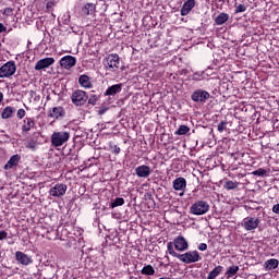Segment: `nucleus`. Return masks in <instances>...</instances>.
Returning <instances> with one entry per match:
<instances>
[{
	"label": "nucleus",
	"instance_id": "nucleus-1",
	"mask_svg": "<svg viewBox=\"0 0 279 279\" xmlns=\"http://www.w3.org/2000/svg\"><path fill=\"white\" fill-rule=\"evenodd\" d=\"M71 138V133L66 131L54 132L51 135V145L53 147H62Z\"/></svg>",
	"mask_w": 279,
	"mask_h": 279
},
{
	"label": "nucleus",
	"instance_id": "nucleus-2",
	"mask_svg": "<svg viewBox=\"0 0 279 279\" xmlns=\"http://www.w3.org/2000/svg\"><path fill=\"white\" fill-rule=\"evenodd\" d=\"M119 64H120V58H119V54L117 53H111L104 59L105 69H107L108 71H111L112 73H114V71L119 69Z\"/></svg>",
	"mask_w": 279,
	"mask_h": 279
},
{
	"label": "nucleus",
	"instance_id": "nucleus-3",
	"mask_svg": "<svg viewBox=\"0 0 279 279\" xmlns=\"http://www.w3.org/2000/svg\"><path fill=\"white\" fill-rule=\"evenodd\" d=\"M179 260H181V263H185V265H191L192 263H199V260H202V257L199 255V252L189 251L184 254H180Z\"/></svg>",
	"mask_w": 279,
	"mask_h": 279
},
{
	"label": "nucleus",
	"instance_id": "nucleus-4",
	"mask_svg": "<svg viewBox=\"0 0 279 279\" xmlns=\"http://www.w3.org/2000/svg\"><path fill=\"white\" fill-rule=\"evenodd\" d=\"M192 215H206L210 210V205L206 201L195 202L190 208Z\"/></svg>",
	"mask_w": 279,
	"mask_h": 279
},
{
	"label": "nucleus",
	"instance_id": "nucleus-5",
	"mask_svg": "<svg viewBox=\"0 0 279 279\" xmlns=\"http://www.w3.org/2000/svg\"><path fill=\"white\" fill-rule=\"evenodd\" d=\"M16 73V63L14 61H8L0 68V77H12Z\"/></svg>",
	"mask_w": 279,
	"mask_h": 279
},
{
	"label": "nucleus",
	"instance_id": "nucleus-6",
	"mask_svg": "<svg viewBox=\"0 0 279 279\" xmlns=\"http://www.w3.org/2000/svg\"><path fill=\"white\" fill-rule=\"evenodd\" d=\"M71 99L74 106H84L88 101V95L84 90L76 89L72 93Z\"/></svg>",
	"mask_w": 279,
	"mask_h": 279
},
{
	"label": "nucleus",
	"instance_id": "nucleus-7",
	"mask_svg": "<svg viewBox=\"0 0 279 279\" xmlns=\"http://www.w3.org/2000/svg\"><path fill=\"white\" fill-rule=\"evenodd\" d=\"M209 97H210V93L204 89H196L191 95L192 101H195L196 104H206Z\"/></svg>",
	"mask_w": 279,
	"mask_h": 279
},
{
	"label": "nucleus",
	"instance_id": "nucleus-8",
	"mask_svg": "<svg viewBox=\"0 0 279 279\" xmlns=\"http://www.w3.org/2000/svg\"><path fill=\"white\" fill-rule=\"evenodd\" d=\"M75 64H77V59H75V57L73 56H65V57H62L60 60V66H62L63 69H66V71H70V69H73Z\"/></svg>",
	"mask_w": 279,
	"mask_h": 279
},
{
	"label": "nucleus",
	"instance_id": "nucleus-9",
	"mask_svg": "<svg viewBox=\"0 0 279 279\" xmlns=\"http://www.w3.org/2000/svg\"><path fill=\"white\" fill-rule=\"evenodd\" d=\"M52 197H62L66 193V184L58 183L50 191Z\"/></svg>",
	"mask_w": 279,
	"mask_h": 279
},
{
	"label": "nucleus",
	"instance_id": "nucleus-10",
	"mask_svg": "<svg viewBox=\"0 0 279 279\" xmlns=\"http://www.w3.org/2000/svg\"><path fill=\"white\" fill-rule=\"evenodd\" d=\"M260 220L258 218H245L242 226L244 230L252 231L258 228Z\"/></svg>",
	"mask_w": 279,
	"mask_h": 279
},
{
	"label": "nucleus",
	"instance_id": "nucleus-11",
	"mask_svg": "<svg viewBox=\"0 0 279 279\" xmlns=\"http://www.w3.org/2000/svg\"><path fill=\"white\" fill-rule=\"evenodd\" d=\"M56 62V59L53 58H45L39 61H37L35 65V71H43V69H49L53 63Z\"/></svg>",
	"mask_w": 279,
	"mask_h": 279
},
{
	"label": "nucleus",
	"instance_id": "nucleus-12",
	"mask_svg": "<svg viewBox=\"0 0 279 279\" xmlns=\"http://www.w3.org/2000/svg\"><path fill=\"white\" fill-rule=\"evenodd\" d=\"M175 250L179 252H184L185 250H189V242L184 236L179 235L173 241Z\"/></svg>",
	"mask_w": 279,
	"mask_h": 279
},
{
	"label": "nucleus",
	"instance_id": "nucleus-13",
	"mask_svg": "<svg viewBox=\"0 0 279 279\" xmlns=\"http://www.w3.org/2000/svg\"><path fill=\"white\" fill-rule=\"evenodd\" d=\"M135 175L137 178H149L151 175V168L147 165H142L135 168Z\"/></svg>",
	"mask_w": 279,
	"mask_h": 279
},
{
	"label": "nucleus",
	"instance_id": "nucleus-14",
	"mask_svg": "<svg viewBox=\"0 0 279 279\" xmlns=\"http://www.w3.org/2000/svg\"><path fill=\"white\" fill-rule=\"evenodd\" d=\"M15 259L21 265H32V263H34V260L27 254H25V253H23L21 251H17L15 253Z\"/></svg>",
	"mask_w": 279,
	"mask_h": 279
},
{
	"label": "nucleus",
	"instance_id": "nucleus-15",
	"mask_svg": "<svg viewBox=\"0 0 279 279\" xmlns=\"http://www.w3.org/2000/svg\"><path fill=\"white\" fill-rule=\"evenodd\" d=\"M195 8V0H187L183 3L181 8V16H187V14H191V10Z\"/></svg>",
	"mask_w": 279,
	"mask_h": 279
},
{
	"label": "nucleus",
	"instance_id": "nucleus-16",
	"mask_svg": "<svg viewBox=\"0 0 279 279\" xmlns=\"http://www.w3.org/2000/svg\"><path fill=\"white\" fill-rule=\"evenodd\" d=\"M66 112L63 107H53L52 110L49 111L48 117L51 119H60V117H64Z\"/></svg>",
	"mask_w": 279,
	"mask_h": 279
},
{
	"label": "nucleus",
	"instance_id": "nucleus-17",
	"mask_svg": "<svg viewBox=\"0 0 279 279\" xmlns=\"http://www.w3.org/2000/svg\"><path fill=\"white\" fill-rule=\"evenodd\" d=\"M19 162H21V155H13L4 165L3 170L8 171V169H13V167L19 166Z\"/></svg>",
	"mask_w": 279,
	"mask_h": 279
},
{
	"label": "nucleus",
	"instance_id": "nucleus-18",
	"mask_svg": "<svg viewBox=\"0 0 279 279\" xmlns=\"http://www.w3.org/2000/svg\"><path fill=\"white\" fill-rule=\"evenodd\" d=\"M38 145H40V142H38V137L36 135L25 143L26 149H31V151H36V149H38Z\"/></svg>",
	"mask_w": 279,
	"mask_h": 279
},
{
	"label": "nucleus",
	"instance_id": "nucleus-19",
	"mask_svg": "<svg viewBox=\"0 0 279 279\" xmlns=\"http://www.w3.org/2000/svg\"><path fill=\"white\" fill-rule=\"evenodd\" d=\"M174 191H184L186 189V179L180 177L173 181Z\"/></svg>",
	"mask_w": 279,
	"mask_h": 279
},
{
	"label": "nucleus",
	"instance_id": "nucleus-20",
	"mask_svg": "<svg viewBox=\"0 0 279 279\" xmlns=\"http://www.w3.org/2000/svg\"><path fill=\"white\" fill-rule=\"evenodd\" d=\"M97 10V7L95 5V3H86L83 8H82V12L83 14H85V16H93V14H95V11Z\"/></svg>",
	"mask_w": 279,
	"mask_h": 279
},
{
	"label": "nucleus",
	"instance_id": "nucleus-21",
	"mask_svg": "<svg viewBox=\"0 0 279 279\" xmlns=\"http://www.w3.org/2000/svg\"><path fill=\"white\" fill-rule=\"evenodd\" d=\"M78 84L83 88H93V83H90V77L86 74H83L78 77Z\"/></svg>",
	"mask_w": 279,
	"mask_h": 279
},
{
	"label": "nucleus",
	"instance_id": "nucleus-22",
	"mask_svg": "<svg viewBox=\"0 0 279 279\" xmlns=\"http://www.w3.org/2000/svg\"><path fill=\"white\" fill-rule=\"evenodd\" d=\"M123 88V84H116L107 88L105 95L114 96L119 93H121Z\"/></svg>",
	"mask_w": 279,
	"mask_h": 279
},
{
	"label": "nucleus",
	"instance_id": "nucleus-23",
	"mask_svg": "<svg viewBox=\"0 0 279 279\" xmlns=\"http://www.w3.org/2000/svg\"><path fill=\"white\" fill-rule=\"evenodd\" d=\"M15 112H16V109L14 107L8 106L2 110L1 118L2 119H12V117H14Z\"/></svg>",
	"mask_w": 279,
	"mask_h": 279
},
{
	"label": "nucleus",
	"instance_id": "nucleus-24",
	"mask_svg": "<svg viewBox=\"0 0 279 279\" xmlns=\"http://www.w3.org/2000/svg\"><path fill=\"white\" fill-rule=\"evenodd\" d=\"M23 123L22 131L24 132H29V130L34 129L36 125V122H34L32 118H25Z\"/></svg>",
	"mask_w": 279,
	"mask_h": 279
},
{
	"label": "nucleus",
	"instance_id": "nucleus-25",
	"mask_svg": "<svg viewBox=\"0 0 279 279\" xmlns=\"http://www.w3.org/2000/svg\"><path fill=\"white\" fill-rule=\"evenodd\" d=\"M230 20V15L228 13H220L218 16L215 19L216 25H223L228 23Z\"/></svg>",
	"mask_w": 279,
	"mask_h": 279
},
{
	"label": "nucleus",
	"instance_id": "nucleus-26",
	"mask_svg": "<svg viewBox=\"0 0 279 279\" xmlns=\"http://www.w3.org/2000/svg\"><path fill=\"white\" fill-rule=\"evenodd\" d=\"M278 265H279V262L276 258H271L265 262V267L269 271H271L272 269H278Z\"/></svg>",
	"mask_w": 279,
	"mask_h": 279
},
{
	"label": "nucleus",
	"instance_id": "nucleus-27",
	"mask_svg": "<svg viewBox=\"0 0 279 279\" xmlns=\"http://www.w3.org/2000/svg\"><path fill=\"white\" fill-rule=\"evenodd\" d=\"M141 274L143 276H154V274H156V269H154L153 265H147L143 267Z\"/></svg>",
	"mask_w": 279,
	"mask_h": 279
},
{
	"label": "nucleus",
	"instance_id": "nucleus-28",
	"mask_svg": "<svg viewBox=\"0 0 279 279\" xmlns=\"http://www.w3.org/2000/svg\"><path fill=\"white\" fill-rule=\"evenodd\" d=\"M221 271H223V266H217L215 267L209 274L207 279H215L217 278V276H219V274H221Z\"/></svg>",
	"mask_w": 279,
	"mask_h": 279
},
{
	"label": "nucleus",
	"instance_id": "nucleus-29",
	"mask_svg": "<svg viewBox=\"0 0 279 279\" xmlns=\"http://www.w3.org/2000/svg\"><path fill=\"white\" fill-rule=\"evenodd\" d=\"M191 129L187 125H180L178 131L174 132L177 136H184V134H189Z\"/></svg>",
	"mask_w": 279,
	"mask_h": 279
},
{
	"label": "nucleus",
	"instance_id": "nucleus-30",
	"mask_svg": "<svg viewBox=\"0 0 279 279\" xmlns=\"http://www.w3.org/2000/svg\"><path fill=\"white\" fill-rule=\"evenodd\" d=\"M238 272H239V266L233 265L227 269L226 276L227 278H232L233 276H236Z\"/></svg>",
	"mask_w": 279,
	"mask_h": 279
},
{
	"label": "nucleus",
	"instance_id": "nucleus-31",
	"mask_svg": "<svg viewBox=\"0 0 279 279\" xmlns=\"http://www.w3.org/2000/svg\"><path fill=\"white\" fill-rule=\"evenodd\" d=\"M238 186H239V182L236 181H227L223 185V187L227 191H234V189H238Z\"/></svg>",
	"mask_w": 279,
	"mask_h": 279
},
{
	"label": "nucleus",
	"instance_id": "nucleus-32",
	"mask_svg": "<svg viewBox=\"0 0 279 279\" xmlns=\"http://www.w3.org/2000/svg\"><path fill=\"white\" fill-rule=\"evenodd\" d=\"M173 242H168L167 243V250L168 253L170 254V256H174V258H180V254L175 253V251L173 250Z\"/></svg>",
	"mask_w": 279,
	"mask_h": 279
},
{
	"label": "nucleus",
	"instance_id": "nucleus-33",
	"mask_svg": "<svg viewBox=\"0 0 279 279\" xmlns=\"http://www.w3.org/2000/svg\"><path fill=\"white\" fill-rule=\"evenodd\" d=\"M123 204H125V199H123V197H117L111 204L110 207L111 208H117L119 206H123Z\"/></svg>",
	"mask_w": 279,
	"mask_h": 279
},
{
	"label": "nucleus",
	"instance_id": "nucleus-34",
	"mask_svg": "<svg viewBox=\"0 0 279 279\" xmlns=\"http://www.w3.org/2000/svg\"><path fill=\"white\" fill-rule=\"evenodd\" d=\"M97 101H99V96L97 95H90V97L88 98V104L90 106H97Z\"/></svg>",
	"mask_w": 279,
	"mask_h": 279
},
{
	"label": "nucleus",
	"instance_id": "nucleus-35",
	"mask_svg": "<svg viewBox=\"0 0 279 279\" xmlns=\"http://www.w3.org/2000/svg\"><path fill=\"white\" fill-rule=\"evenodd\" d=\"M253 175H258L259 178L263 175H267V170L259 168L252 172Z\"/></svg>",
	"mask_w": 279,
	"mask_h": 279
},
{
	"label": "nucleus",
	"instance_id": "nucleus-36",
	"mask_svg": "<svg viewBox=\"0 0 279 279\" xmlns=\"http://www.w3.org/2000/svg\"><path fill=\"white\" fill-rule=\"evenodd\" d=\"M227 125H228V122H227V121H221V122L218 124V132H226Z\"/></svg>",
	"mask_w": 279,
	"mask_h": 279
},
{
	"label": "nucleus",
	"instance_id": "nucleus-37",
	"mask_svg": "<svg viewBox=\"0 0 279 279\" xmlns=\"http://www.w3.org/2000/svg\"><path fill=\"white\" fill-rule=\"evenodd\" d=\"M245 10H247V7L245 4H239L236 8H235V14H239L241 12H245Z\"/></svg>",
	"mask_w": 279,
	"mask_h": 279
},
{
	"label": "nucleus",
	"instance_id": "nucleus-38",
	"mask_svg": "<svg viewBox=\"0 0 279 279\" xmlns=\"http://www.w3.org/2000/svg\"><path fill=\"white\" fill-rule=\"evenodd\" d=\"M12 12H13L12 8H7V9H4L2 14L4 16H12Z\"/></svg>",
	"mask_w": 279,
	"mask_h": 279
},
{
	"label": "nucleus",
	"instance_id": "nucleus-39",
	"mask_svg": "<svg viewBox=\"0 0 279 279\" xmlns=\"http://www.w3.org/2000/svg\"><path fill=\"white\" fill-rule=\"evenodd\" d=\"M25 117V109L17 110V119H23Z\"/></svg>",
	"mask_w": 279,
	"mask_h": 279
},
{
	"label": "nucleus",
	"instance_id": "nucleus-40",
	"mask_svg": "<svg viewBox=\"0 0 279 279\" xmlns=\"http://www.w3.org/2000/svg\"><path fill=\"white\" fill-rule=\"evenodd\" d=\"M198 250H199L201 252H206V250H208V245H207L206 243H201V244L198 245Z\"/></svg>",
	"mask_w": 279,
	"mask_h": 279
},
{
	"label": "nucleus",
	"instance_id": "nucleus-41",
	"mask_svg": "<svg viewBox=\"0 0 279 279\" xmlns=\"http://www.w3.org/2000/svg\"><path fill=\"white\" fill-rule=\"evenodd\" d=\"M106 112H108V108L106 107H101L99 110H98V114L101 117L104 114H106Z\"/></svg>",
	"mask_w": 279,
	"mask_h": 279
},
{
	"label": "nucleus",
	"instance_id": "nucleus-42",
	"mask_svg": "<svg viewBox=\"0 0 279 279\" xmlns=\"http://www.w3.org/2000/svg\"><path fill=\"white\" fill-rule=\"evenodd\" d=\"M3 239H8V232L0 231V241H3Z\"/></svg>",
	"mask_w": 279,
	"mask_h": 279
},
{
	"label": "nucleus",
	"instance_id": "nucleus-43",
	"mask_svg": "<svg viewBox=\"0 0 279 279\" xmlns=\"http://www.w3.org/2000/svg\"><path fill=\"white\" fill-rule=\"evenodd\" d=\"M272 213H275V215H279V204L274 205Z\"/></svg>",
	"mask_w": 279,
	"mask_h": 279
},
{
	"label": "nucleus",
	"instance_id": "nucleus-44",
	"mask_svg": "<svg viewBox=\"0 0 279 279\" xmlns=\"http://www.w3.org/2000/svg\"><path fill=\"white\" fill-rule=\"evenodd\" d=\"M8 27H5V25H3V23H0V34H3V32H7Z\"/></svg>",
	"mask_w": 279,
	"mask_h": 279
},
{
	"label": "nucleus",
	"instance_id": "nucleus-45",
	"mask_svg": "<svg viewBox=\"0 0 279 279\" xmlns=\"http://www.w3.org/2000/svg\"><path fill=\"white\" fill-rule=\"evenodd\" d=\"M194 80H196V82H201L202 75L199 73L194 74Z\"/></svg>",
	"mask_w": 279,
	"mask_h": 279
},
{
	"label": "nucleus",
	"instance_id": "nucleus-46",
	"mask_svg": "<svg viewBox=\"0 0 279 279\" xmlns=\"http://www.w3.org/2000/svg\"><path fill=\"white\" fill-rule=\"evenodd\" d=\"M113 153L121 154V148L119 146H114Z\"/></svg>",
	"mask_w": 279,
	"mask_h": 279
},
{
	"label": "nucleus",
	"instance_id": "nucleus-47",
	"mask_svg": "<svg viewBox=\"0 0 279 279\" xmlns=\"http://www.w3.org/2000/svg\"><path fill=\"white\" fill-rule=\"evenodd\" d=\"M3 101V93L0 92V104Z\"/></svg>",
	"mask_w": 279,
	"mask_h": 279
}]
</instances>
